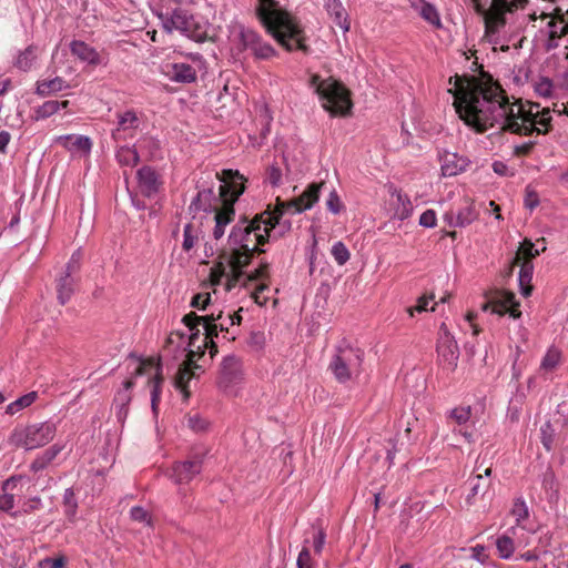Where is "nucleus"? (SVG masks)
I'll list each match as a JSON object with an SVG mask.
<instances>
[{"label":"nucleus","instance_id":"37998d69","mask_svg":"<svg viewBox=\"0 0 568 568\" xmlns=\"http://www.w3.org/2000/svg\"><path fill=\"white\" fill-rule=\"evenodd\" d=\"M194 362H190L187 359L186 364L182 365L179 368L175 379H174L175 387L179 388L181 392L185 393L186 396H187V390H186L187 383L191 381V378L193 376V373L191 371V365Z\"/></svg>","mask_w":568,"mask_h":568},{"label":"nucleus","instance_id":"f257e3e1","mask_svg":"<svg viewBox=\"0 0 568 568\" xmlns=\"http://www.w3.org/2000/svg\"><path fill=\"white\" fill-rule=\"evenodd\" d=\"M454 87V106L459 118L476 132L490 128L518 135L531 136L548 132L551 122L550 111L532 112L518 101L510 102L503 89L496 84H483L460 77L449 79Z\"/></svg>","mask_w":568,"mask_h":568},{"label":"nucleus","instance_id":"c756f323","mask_svg":"<svg viewBox=\"0 0 568 568\" xmlns=\"http://www.w3.org/2000/svg\"><path fill=\"white\" fill-rule=\"evenodd\" d=\"M70 88V84L63 78L55 75L51 79L38 80L36 94L48 97Z\"/></svg>","mask_w":568,"mask_h":568},{"label":"nucleus","instance_id":"09e8293b","mask_svg":"<svg viewBox=\"0 0 568 568\" xmlns=\"http://www.w3.org/2000/svg\"><path fill=\"white\" fill-rule=\"evenodd\" d=\"M331 253L335 260V262L338 264V265H344L347 263V261L349 260L351 257V253L348 251V248L346 247V245L338 241L336 243L333 244L332 246V250H331Z\"/></svg>","mask_w":568,"mask_h":568},{"label":"nucleus","instance_id":"13d9d810","mask_svg":"<svg viewBox=\"0 0 568 568\" xmlns=\"http://www.w3.org/2000/svg\"><path fill=\"white\" fill-rule=\"evenodd\" d=\"M211 304L210 293H197L192 297L191 306L204 311Z\"/></svg>","mask_w":568,"mask_h":568},{"label":"nucleus","instance_id":"79ce46f5","mask_svg":"<svg viewBox=\"0 0 568 568\" xmlns=\"http://www.w3.org/2000/svg\"><path fill=\"white\" fill-rule=\"evenodd\" d=\"M37 398H38V393L30 392V393L19 397L14 402L10 403L6 408V413L9 415H14L18 412L22 410L23 408L29 407L31 404H33L36 402Z\"/></svg>","mask_w":568,"mask_h":568},{"label":"nucleus","instance_id":"5fc2aeb1","mask_svg":"<svg viewBox=\"0 0 568 568\" xmlns=\"http://www.w3.org/2000/svg\"><path fill=\"white\" fill-rule=\"evenodd\" d=\"M265 180L272 186H280L283 183L282 170L275 164L270 165L266 170Z\"/></svg>","mask_w":568,"mask_h":568},{"label":"nucleus","instance_id":"0eeeda50","mask_svg":"<svg viewBox=\"0 0 568 568\" xmlns=\"http://www.w3.org/2000/svg\"><path fill=\"white\" fill-rule=\"evenodd\" d=\"M222 317V311L217 313H211L210 315L200 316L194 312L186 314L182 322L190 331V335L186 336L183 332H173L166 339V348L171 345L176 346V351L179 352H187V357L190 362H195V357L197 353L193 349L195 346V342L200 336L199 325H203L205 331L204 337V347L209 345V343L213 344V338L217 336V326L213 323L215 320H220Z\"/></svg>","mask_w":568,"mask_h":568},{"label":"nucleus","instance_id":"393cba45","mask_svg":"<svg viewBox=\"0 0 568 568\" xmlns=\"http://www.w3.org/2000/svg\"><path fill=\"white\" fill-rule=\"evenodd\" d=\"M324 9L333 22L339 27L344 33L349 31V16L342 0H324Z\"/></svg>","mask_w":568,"mask_h":568},{"label":"nucleus","instance_id":"f3484780","mask_svg":"<svg viewBox=\"0 0 568 568\" xmlns=\"http://www.w3.org/2000/svg\"><path fill=\"white\" fill-rule=\"evenodd\" d=\"M243 378L242 363L239 357L229 355L221 364L219 384L225 390L237 385Z\"/></svg>","mask_w":568,"mask_h":568},{"label":"nucleus","instance_id":"1a4fd4ad","mask_svg":"<svg viewBox=\"0 0 568 568\" xmlns=\"http://www.w3.org/2000/svg\"><path fill=\"white\" fill-rule=\"evenodd\" d=\"M310 85L317 93L323 108L331 113L344 115L351 110L352 102L347 89L334 78L322 79L314 74Z\"/></svg>","mask_w":568,"mask_h":568},{"label":"nucleus","instance_id":"4d7b16f0","mask_svg":"<svg viewBox=\"0 0 568 568\" xmlns=\"http://www.w3.org/2000/svg\"><path fill=\"white\" fill-rule=\"evenodd\" d=\"M326 207L333 214H338L343 210L344 205L339 196L337 195L336 191L333 190L329 193L328 199L326 201Z\"/></svg>","mask_w":568,"mask_h":568},{"label":"nucleus","instance_id":"a878e982","mask_svg":"<svg viewBox=\"0 0 568 568\" xmlns=\"http://www.w3.org/2000/svg\"><path fill=\"white\" fill-rule=\"evenodd\" d=\"M139 186L146 196L154 195L161 185L158 173L150 166H143L138 171Z\"/></svg>","mask_w":568,"mask_h":568},{"label":"nucleus","instance_id":"338daca9","mask_svg":"<svg viewBox=\"0 0 568 568\" xmlns=\"http://www.w3.org/2000/svg\"><path fill=\"white\" fill-rule=\"evenodd\" d=\"M213 323L217 326V331L221 332H229L230 327L234 326V321L227 315H222L220 320H215Z\"/></svg>","mask_w":568,"mask_h":568},{"label":"nucleus","instance_id":"7ed1b4c3","mask_svg":"<svg viewBox=\"0 0 568 568\" xmlns=\"http://www.w3.org/2000/svg\"><path fill=\"white\" fill-rule=\"evenodd\" d=\"M216 178L222 182L219 196H215L211 187L200 190L192 200L190 210L214 211L213 236L220 240L225 233V227L234 220V203L245 190V179L239 171L233 170H223L221 174L216 173Z\"/></svg>","mask_w":568,"mask_h":568},{"label":"nucleus","instance_id":"8fccbe9b","mask_svg":"<svg viewBox=\"0 0 568 568\" xmlns=\"http://www.w3.org/2000/svg\"><path fill=\"white\" fill-rule=\"evenodd\" d=\"M511 514H513V516L516 519V526L515 527L518 528L521 525V523L525 519H527L528 516H529V511H528V507H527L526 503L523 499H517L514 503V506H513V509H511Z\"/></svg>","mask_w":568,"mask_h":568},{"label":"nucleus","instance_id":"0e129e2a","mask_svg":"<svg viewBox=\"0 0 568 568\" xmlns=\"http://www.w3.org/2000/svg\"><path fill=\"white\" fill-rule=\"evenodd\" d=\"M436 213L434 210H426L419 217V224L424 227H434L436 225Z\"/></svg>","mask_w":568,"mask_h":568},{"label":"nucleus","instance_id":"2eb2a0df","mask_svg":"<svg viewBox=\"0 0 568 568\" xmlns=\"http://www.w3.org/2000/svg\"><path fill=\"white\" fill-rule=\"evenodd\" d=\"M437 353L440 363H443L449 371L455 369L459 357V349L454 336L449 333L445 323L439 327Z\"/></svg>","mask_w":568,"mask_h":568},{"label":"nucleus","instance_id":"bf43d9fd","mask_svg":"<svg viewBox=\"0 0 568 568\" xmlns=\"http://www.w3.org/2000/svg\"><path fill=\"white\" fill-rule=\"evenodd\" d=\"M130 516L133 520L139 523H145L148 525H151V516L148 510H145L143 507L135 506L132 507L130 510Z\"/></svg>","mask_w":568,"mask_h":568},{"label":"nucleus","instance_id":"de8ad7c7","mask_svg":"<svg viewBox=\"0 0 568 568\" xmlns=\"http://www.w3.org/2000/svg\"><path fill=\"white\" fill-rule=\"evenodd\" d=\"M160 369H161V367L158 365L154 376L150 377V379H149V383L152 384L151 405H152V409L154 413L156 412V406L160 400V394H161L162 377L160 376Z\"/></svg>","mask_w":568,"mask_h":568},{"label":"nucleus","instance_id":"4c0bfd02","mask_svg":"<svg viewBox=\"0 0 568 568\" xmlns=\"http://www.w3.org/2000/svg\"><path fill=\"white\" fill-rule=\"evenodd\" d=\"M542 488L545 490L547 500L550 504H557V501L559 500V490L558 484L552 471H546L544 474Z\"/></svg>","mask_w":568,"mask_h":568},{"label":"nucleus","instance_id":"4be33fe9","mask_svg":"<svg viewBox=\"0 0 568 568\" xmlns=\"http://www.w3.org/2000/svg\"><path fill=\"white\" fill-rule=\"evenodd\" d=\"M70 51L80 62L91 67L104 63L103 55L92 45L81 40L70 42Z\"/></svg>","mask_w":568,"mask_h":568},{"label":"nucleus","instance_id":"423d86ee","mask_svg":"<svg viewBox=\"0 0 568 568\" xmlns=\"http://www.w3.org/2000/svg\"><path fill=\"white\" fill-rule=\"evenodd\" d=\"M324 183H313L296 199L284 202L276 199V206L273 211H265L260 215V222L263 224V232L271 233L270 239L276 240L291 231L292 222L284 217L285 212L302 213L313 206L318 201L320 190Z\"/></svg>","mask_w":568,"mask_h":568},{"label":"nucleus","instance_id":"412c9836","mask_svg":"<svg viewBox=\"0 0 568 568\" xmlns=\"http://www.w3.org/2000/svg\"><path fill=\"white\" fill-rule=\"evenodd\" d=\"M478 217L475 204L470 200H465L463 205L455 212L448 211L444 215V220L452 227H465Z\"/></svg>","mask_w":568,"mask_h":568},{"label":"nucleus","instance_id":"c85d7f7f","mask_svg":"<svg viewBox=\"0 0 568 568\" xmlns=\"http://www.w3.org/2000/svg\"><path fill=\"white\" fill-rule=\"evenodd\" d=\"M516 534L517 527H510L505 534L496 539V548L498 556L501 559H509L514 555L516 548L520 546V544H516L514 540V536H516Z\"/></svg>","mask_w":568,"mask_h":568},{"label":"nucleus","instance_id":"6ab92c4d","mask_svg":"<svg viewBox=\"0 0 568 568\" xmlns=\"http://www.w3.org/2000/svg\"><path fill=\"white\" fill-rule=\"evenodd\" d=\"M203 457L194 455L191 459L178 462L172 467L171 477L176 484H186L201 473Z\"/></svg>","mask_w":568,"mask_h":568},{"label":"nucleus","instance_id":"6e6552de","mask_svg":"<svg viewBox=\"0 0 568 568\" xmlns=\"http://www.w3.org/2000/svg\"><path fill=\"white\" fill-rule=\"evenodd\" d=\"M364 351L342 341L336 347L328 364V371L335 379L345 384L358 377L362 373Z\"/></svg>","mask_w":568,"mask_h":568},{"label":"nucleus","instance_id":"2f4dec72","mask_svg":"<svg viewBox=\"0 0 568 568\" xmlns=\"http://www.w3.org/2000/svg\"><path fill=\"white\" fill-rule=\"evenodd\" d=\"M63 448V444H53L34 458V460L30 465V469L33 473L43 470L55 459V457L62 452Z\"/></svg>","mask_w":568,"mask_h":568},{"label":"nucleus","instance_id":"c03bdc74","mask_svg":"<svg viewBox=\"0 0 568 568\" xmlns=\"http://www.w3.org/2000/svg\"><path fill=\"white\" fill-rule=\"evenodd\" d=\"M540 254V250L535 247V244L528 240L525 239L521 243V246L519 247V251L517 252L514 263L523 262L524 260L531 261L534 257L538 256Z\"/></svg>","mask_w":568,"mask_h":568},{"label":"nucleus","instance_id":"4468645a","mask_svg":"<svg viewBox=\"0 0 568 568\" xmlns=\"http://www.w3.org/2000/svg\"><path fill=\"white\" fill-rule=\"evenodd\" d=\"M192 63L173 62L166 63L163 73L174 82L192 83L196 80L197 69L202 65V57L199 53L190 54Z\"/></svg>","mask_w":568,"mask_h":568},{"label":"nucleus","instance_id":"20e7f679","mask_svg":"<svg viewBox=\"0 0 568 568\" xmlns=\"http://www.w3.org/2000/svg\"><path fill=\"white\" fill-rule=\"evenodd\" d=\"M476 12L484 18L485 38L498 44L503 34H519L535 20V13H526L529 0H474Z\"/></svg>","mask_w":568,"mask_h":568},{"label":"nucleus","instance_id":"864d4df0","mask_svg":"<svg viewBox=\"0 0 568 568\" xmlns=\"http://www.w3.org/2000/svg\"><path fill=\"white\" fill-rule=\"evenodd\" d=\"M313 529V548L316 555H321L326 541V532L323 528H317L315 526L312 527Z\"/></svg>","mask_w":568,"mask_h":568},{"label":"nucleus","instance_id":"e433bc0d","mask_svg":"<svg viewBox=\"0 0 568 568\" xmlns=\"http://www.w3.org/2000/svg\"><path fill=\"white\" fill-rule=\"evenodd\" d=\"M520 271H519V284L521 287V292L525 296H528L531 292L530 282L532 280L534 265L529 260H524L519 262Z\"/></svg>","mask_w":568,"mask_h":568},{"label":"nucleus","instance_id":"ea45409f","mask_svg":"<svg viewBox=\"0 0 568 568\" xmlns=\"http://www.w3.org/2000/svg\"><path fill=\"white\" fill-rule=\"evenodd\" d=\"M201 230L199 226L187 223L183 230L182 247L185 252H190L199 242Z\"/></svg>","mask_w":568,"mask_h":568},{"label":"nucleus","instance_id":"f8f14e48","mask_svg":"<svg viewBox=\"0 0 568 568\" xmlns=\"http://www.w3.org/2000/svg\"><path fill=\"white\" fill-rule=\"evenodd\" d=\"M163 28L169 32L180 31L196 42H204L207 38L206 23L197 21L183 9H175L163 18Z\"/></svg>","mask_w":568,"mask_h":568},{"label":"nucleus","instance_id":"9d476101","mask_svg":"<svg viewBox=\"0 0 568 568\" xmlns=\"http://www.w3.org/2000/svg\"><path fill=\"white\" fill-rule=\"evenodd\" d=\"M231 51L234 57H240L250 51L257 60H268L276 54L275 49L253 29L242 24L234 26L231 36Z\"/></svg>","mask_w":568,"mask_h":568},{"label":"nucleus","instance_id":"49530a36","mask_svg":"<svg viewBox=\"0 0 568 568\" xmlns=\"http://www.w3.org/2000/svg\"><path fill=\"white\" fill-rule=\"evenodd\" d=\"M548 31L550 40L559 39L567 36V18L559 17L548 22Z\"/></svg>","mask_w":568,"mask_h":568},{"label":"nucleus","instance_id":"72a5a7b5","mask_svg":"<svg viewBox=\"0 0 568 568\" xmlns=\"http://www.w3.org/2000/svg\"><path fill=\"white\" fill-rule=\"evenodd\" d=\"M561 363V352L555 346H551L547 349L545 356L541 359L539 371L542 374H548L554 372L559 364Z\"/></svg>","mask_w":568,"mask_h":568},{"label":"nucleus","instance_id":"bb28decb","mask_svg":"<svg viewBox=\"0 0 568 568\" xmlns=\"http://www.w3.org/2000/svg\"><path fill=\"white\" fill-rule=\"evenodd\" d=\"M394 213L393 217L404 221L408 219L413 212V204L406 194L400 191L394 190L390 193V202Z\"/></svg>","mask_w":568,"mask_h":568},{"label":"nucleus","instance_id":"f03ea898","mask_svg":"<svg viewBox=\"0 0 568 568\" xmlns=\"http://www.w3.org/2000/svg\"><path fill=\"white\" fill-rule=\"evenodd\" d=\"M260 221V216H255L250 222L240 221L232 227L226 251L231 274L213 271L212 285L222 284L223 277H226L225 290L231 291L243 277L242 268L250 263L253 253L260 251L258 247L267 242V236H271V233L263 232V224Z\"/></svg>","mask_w":568,"mask_h":568},{"label":"nucleus","instance_id":"aec40b11","mask_svg":"<svg viewBox=\"0 0 568 568\" xmlns=\"http://www.w3.org/2000/svg\"><path fill=\"white\" fill-rule=\"evenodd\" d=\"M118 122L115 129L112 130V138L115 141L126 140L133 138L141 124L140 118L132 110L123 113H118Z\"/></svg>","mask_w":568,"mask_h":568},{"label":"nucleus","instance_id":"39448f33","mask_svg":"<svg viewBox=\"0 0 568 568\" xmlns=\"http://www.w3.org/2000/svg\"><path fill=\"white\" fill-rule=\"evenodd\" d=\"M255 12L267 32L287 51L306 49L301 26L276 0H257Z\"/></svg>","mask_w":568,"mask_h":568},{"label":"nucleus","instance_id":"58836bf2","mask_svg":"<svg viewBox=\"0 0 568 568\" xmlns=\"http://www.w3.org/2000/svg\"><path fill=\"white\" fill-rule=\"evenodd\" d=\"M116 160L122 166L133 168L139 161V152L134 146H121L116 151Z\"/></svg>","mask_w":568,"mask_h":568},{"label":"nucleus","instance_id":"ddd939ff","mask_svg":"<svg viewBox=\"0 0 568 568\" xmlns=\"http://www.w3.org/2000/svg\"><path fill=\"white\" fill-rule=\"evenodd\" d=\"M81 258L80 250L75 251L69 260L64 273L57 280L58 300L61 304L69 302L74 293Z\"/></svg>","mask_w":568,"mask_h":568},{"label":"nucleus","instance_id":"680f3d73","mask_svg":"<svg viewBox=\"0 0 568 568\" xmlns=\"http://www.w3.org/2000/svg\"><path fill=\"white\" fill-rule=\"evenodd\" d=\"M433 298L434 295L419 297L417 301V305L408 307L407 313L409 314V316H414L415 312L422 313L428 311V304L430 301H433Z\"/></svg>","mask_w":568,"mask_h":568},{"label":"nucleus","instance_id":"3c124183","mask_svg":"<svg viewBox=\"0 0 568 568\" xmlns=\"http://www.w3.org/2000/svg\"><path fill=\"white\" fill-rule=\"evenodd\" d=\"M133 386H134V383L132 379H128L124 382L123 388L120 389L114 397V406H119V405L128 406L129 405V403L131 400L130 389Z\"/></svg>","mask_w":568,"mask_h":568},{"label":"nucleus","instance_id":"774afa93","mask_svg":"<svg viewBox=\"0 0 568 568\" xmlns=\"http://www.w3.org/2000/svg\"><path fill=\"white\" fill-rule=\"evenodd\" d=\"M539 204L538 194L534 191H526L525 206L529 210H534Z\"/></svg>","mask_w":568,"mask_h":568},{"label":"nucleus","instance_id":"dca6fc26","mask_svg":"<svg viewBox=\"0 0 568 568\" xmlns=\"http://www.w3.org/2000/svg\"><path fill=\"white\" fill-rule=\"evenodd\" d=\"M447 422L454 433L460 434L468 443L474 440L473 433L469 432V428L474 425L470 406H459L450 409L447 413Z\"/></svg>","mask_w":568,"mask_h":568},{"label":"nucleus","instance_id":"a19ab883","mask_svg":"<svg viewBox=\"0 0 568 568\" xmlns=\"http://www.w3.org/2000/svg\"><path fill=\"white\" fill-rule=\"evenodd\" d=\"M78 501L73 488H67L63 494V511L69 521L75 520Z\"/></svg>","mask_w":568,"mask_h":568},{"label":"nucleus","instance_id":"6e6d98bb","mask_svg":"<svg viewBox=\"0 0 568 568\" xmlns=\"http://www.w3.org/2000/svg\"><path fill=\"white\" fill-rule=\"evenodd\" d=\"M297 568H314V560L310 548L304 545L297 557Z\"/></svg>","mask_w":568,"mask_h":568},{"label":"nucleus","instance_id":"603ef678","mask_svg":"<svg viewBox=\"0 0 568 568\" xmlns=\"http://www.w3.org/2000/svg\"><path fill=\"white\" fill-rule=\"evenodd\" d=\"M554 89L552 81L548 78H539L535 82V92L544 98H548L551 95Z\"/></svg>","mask_w":568,"mask_h":568},{"label":"nucleus","instance_id":"7c9ffc66","mask_svg":"<svg viewBox=\"0 0 568 568\" xmlns=\"http://www.w3.org/2000/svg\"><path fill=\"white\" fill-rule=\"evenodd\" d=\"M491 474V468L490 467H487L485 470H484V474H478L474 477H470L468 479V485H469V494L467 495L466 497V503L468 505H471L473 504V499L479 495V494H485L486 490L488 489L489 485H490V481L489 479H487V477H489Z\"/></svg>","mask_w":568,"mask_h":568},{"label":"nucleus","instance_id":"a18cd8bd","mask_svg":"<svg viewBox=\"0 0 568 568\" xmlns=\"http://www.w3.org/2000/svg\"><path fill=\"white\" fill-rule=\"evenodd\" d=\"M58 112V101L57 100H48L43 102L41 105L33 109V119L44 120L50 118L51 115Z\"/></svg>","mask_w":568,"mask_h":568},{"label":"nucleus","instance_id":"052dcab7","mask_svg":"<svg viewBox=\"0 0 568 568\" xmlns=\"http://www.w3.org/2000/svg\"><path fill=\"white\" fill-rule=\"evenodd\" d=\"M138 148L140 150L149 149L150 156L154 158L155 152L159 150V142L150 136H143L138 141Z\"/></svg>","mask_w":568,"mask_h":568},{"label":"nucleus","instance_id":"c9c22d12","mask_svg":"<svg viewBox=\"0 0 568 568\" xmlns=\"http://www.w3.org/2000/svg\"><path fill=\"white\" fill-rule=\"evenodd\" d=\"M38 58V47L37 45H29L23 51L19 53V55L16 59L14 65L22 71H29Z\"/></svg>","mask_w":568,"mask_h":568},{"label":"nucleus","instance_id":"9b49d317","mask_svg":"<svg viewBox=\"0 0 568 568\" xmlns=\"http://www.w3.org/2000/svg\"><path fill=\"white\" fill-rule=\"evenodd\" d=\"M55 433V423H37L26 427L16 428L9 437V443L17 448L32 450L39 447H43L52 442Z\"/></svg>","mask_w":568,"mask_h":568},{"label":"nucleus","instance_id":"e2e57ef3","mask_svg":"<svg viewBox=\"0 0 568 568\" xmlns=\"http://www.w3.org/2000/svg\"><path fill=\"white\" fill-rule=\"evenodd\" d=\"M187 426L194 432H202L206 429L207 423L199 414L187 417Z\"/></svg>","mask_w":568,"mask_h":568},{"label":"nucleus","instance_id":"f704fd0d","mask_svg":"<svg viewBox=\"0 0 568 568\" xmlns=\"http://www.w3.org/2000/svg\"><path fill=\"white\" fill-rule=\"evenodd\" d=\"M419 16L429 24H432L435 29H442L443 23L440 20L439 12L437 8L424 0H420L419 8H418Z\"/></svg>","mask_w":568,"mask_h":568},{"label":"nucleus","instance_id":"a211bd4d","mask_svg":"<svg viewBox=\"0 0 568 568\" xmlns=\"http://www.w3.org/2000/svg\"><path fill=\"white\" fill-rule=\"evenodd\" d=\"M490 306L491 312L504 315L509 314L514 318H518L521 315L519 311V303L516 302L514 293L500 291L497 292L494 297L485 305V310Z\"/></svg>","mask_w":568,"mask_h":568},{"label":"nucleus","instance_id":"69168bd1","mask_svg":"<svg viewBox=\"0 0 568 568\" xmlns=\"http://www.w3.org/2000/svg\"><path fill=\"white\" fill-rule=\"evenodd\" d=\"M536 144V141H528L518 145H515L514 153L516 155H527L532 150L534 145Z\"/></svg>","mask_w":568,"mask_h":568},{"label":"nucleus","instance_id":"5701e85b","mask_svg":"<svg viewBox=\"0 0 568 568\" xmlns=\"http://www.w3.org/2000/svg\"><path fill=\"white\" fill-rule=\"evenodd\" d=\"M268 265L264 264L261 267L256 268L252 274L245 276L243 274V277L237 282L243 281V285H246L247 282L251 281H261L258 286L255 288V291L252 293V297L254 298L255 303L258 305H265L268 301V297L264 295V291L268 290V285L265 283V281L268 278Z\"/></svg>","mask_w":568,"mask_h":568},{"label":"nucleus","instance_id":"cd10ccee","mask_svg":"<svg viewBox=\"0 0 568 568\" xmlns=\"http://www.w3.org/2000/svg\"><path fill=\"white\" fill-rule=\"evenodd\" d=\"M55 142L71 152L82 151L84 153H89L92 148V142L90 138L84 135H61L57 138Z\"/></svg>","mask_w":568,"mask_h":568},{"label":"nucleus","instance_id":"b1692460","mask_svg":"<svg viewBox=\"0 0 568 568\" xmlns=\"http://www.w3.org/2000/svg\"><path fill=\"white\" fill-rule=\"evenodd\" d=\"M439 160L444 176H455L464 172L469 164L466 158L455 152H444L439 155Z\"/></svg>","mask_w":568,"mask_h":568},{"label":"nucleus","instance_id":"473e14b6","mask_svg":"<svg viewBox=\"0 0 568 568\" xmlns=\"http://www.w3.org/2000/svg\"><path fill=\"white\" fill-rule=\"evenodd\" d=\"M18 478L10 477L4 480L0 490V510L10 511L14 507V494L12 493L17 486Z\"/></svg>","mask_w":568,"mask_h":568}]
</instances>
